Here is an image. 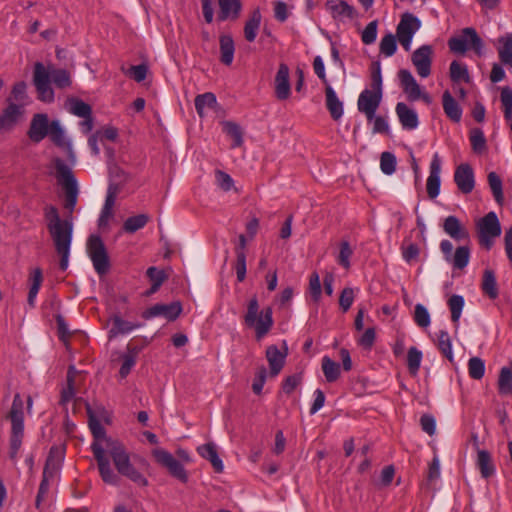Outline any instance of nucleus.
Here are the masks:
<instances>
[{
	"instance_id": "0eeeda50",
	"label": "nucleus",
	"mask_w": 512,
	"mask_h": 512,
	"mask_svg": "<svg viewBox=\"0 0 512 512\" xmlns=\"http://www.w3.org/2000/svg\"><path fill=\"white\" fill-rule=\"evenodd\" d=\"M421 28V21L414 14L405 12L396 27V36L405 51H410L412 39Z\"/></svg>"
},
{
	"instance_id": "5701e85b",
	"label": "nucleus",
	"mask_w": 512,
	"mask_h": 512,
	"mask_svg": "<svg viewBox=\"0 0 512 512\" xmlns=\"http://www.w3.org/2000/svg\"><path fill=\"white\" fill-rule=\"evenodd\" d=\"M275 93L279 100H285L290 96L289 67L281 63L275 77Z\"/></svg>"
},
{
	"instance_id": "de8ad7c7",
	"label": "nucleus",
	"mask_w": 512,
	"mask_h": 512,
	"mask_svg": "<svg viewBox=\"0 0 512 512\" xmlns=\"http://www.w3.org/2000/svg\"><path fill=\"white\" fill-rule=\"evenodd\" d=\"M223 130L233 138V147H239L243 143L241 128L234 122L226 121L223 123Z\"/></svg>"
},
{
	"instance_id": "8fccbe9b",
	"label": "nucleus",
	"mask_w": 512,
	"mask_h": 512,
	"mask_svg": "<svg viewBox=\"0 0 512 512\" xmlns=\"http://www.w3.org/2000/svg\"><path fill=\"white\" fill-rule=\"evenodd\" d=\"M448 306L451 311L452 321L458 322L464 307V298L460 295H453L448 300Z\"/></svg>"
},
{
	"instance_id": "393cba45",
	"label": "nucleus",
	"mask_w": 512,
	"mask_h": 512,
	"mask_svg": "<svg viewBox=\"0 0 512 512\" xmlns=\"http://www.w3.org/2000/svg\"><path fill=\"white\" fill-rule=\"evenodd\" d=\"M396 113L403 128L408 130L417 128L419 124L417 113L405 103L399 102L396 105Z\"/></svg>"
},
{
	"instance_id": "bb28decb",
	"label": "nucleus",
	"mask_w": 512,
	"mask_h": 512,
	"mask_svg": "<svg viewBox=\"0 0 512 512\" xmlns=\"http://www.w3.org/2000/svg\"><path fill=\"white\" fill-rule=\"evenodd\" d=\"M326 107L334 120H338L343 115V103L339 100L336 92L327 84L325 87Z\"/></svg>"
},
{
	"instance_id": "dca6fc26",
	"label": "nucleus",
	"mask_w": 512,
	"mask_h": 512,
	"mask_svg": "<svg viewBox=\"0 0 512 512\" xmlns=\"http://www.w3.org/2000/svg\"><path fill=\"white\" fill-rule=\"evenodd\" d=\"M441 160L437 153L434 154L430 164V172L426 182V190L429 198L434 199L440 193Z\"/></svg>"
},
{
	"instance_id": "2eb2a0df",
	"label": "nucleus",
	"mask_w": 512,
	"mask_h": 512,
	"mask_svg": "<svg viewBox=\"0 0 512 512\" xmlns=\"http://www.w3.org/2000/svg\"><path fill=\"white\" fill-rule=\"evenodd\" d=\"M454 181L462 193L468 194L472 192L475 180L471 166L467 163L460 164L455 170Z\"/></svg>"
},
{
	"instance_id": "1a4fd4ad",
	"label": "nucleus",
	"mask_w": 512,
	"mask_h": 512,
	"mask_svg": "<svg viewBox=\"0 0 512 512\" xmlns=\"http://www.w3.org/2000/svg\"><path fill=\"white\" fill-rule=\"evenodd\" d=\"M91 450L97 461L102 480L107 484L118 485L120 482V477L112 470L109 459L105 456L104 447L102 444L93 442L91 445Z\"/></svg>"
},
{
	"instance_id": "e2e57ef3",
	"label": "nucleus",
	"mask_w": 512,
	"mask_h": 512,
	"mask_svg": "<svg viewBox=\"0 0 512 512\" xmlns=\"http://www.w3.org/2000/svg\"><path fill=\"white\" fill-rule=\"evenodd\" d=\"M354 301V289L346 287L342 290L339 298V306L343 312H347Z\"/></svg>"
},
{
	"instance_id": "a211bd4d",
	"label": "nucleus",
	"mask_w": 512,
	"mask_h": 512,
	"mask_svg": "<svg viewBox=\"0 0 512 512\" xmlns=\"http://www.w3.org/2000/svg\"><path fill=\"white\" fill-rule=\"evenodd\" d=\"M398 78L408 100L416 101L420 99L421 88L409 70L401 69L398 72Z\"/></svg>"
},
{
	"instance_id": "e433bc0d",
	"label": "nucleus",
	"mask_w": 512,
	"mask_h": 512,
	"mask_svg": "<svg viewBox=\"0 0 512 512\" xmlns=\"http://www.w3.org/2000/svg\"><path fill=\"white\" fill-rule=\"evenodd\" d=\"M322 371L327 382H335L340 377V364L325 356L322 359Z\"/></svg>"
},
{
	"instance_id": "c03bdc74",
	"label": "nucleus",
	"mask_w": 512,
	"mask_h": 512,
	"mask_svg": "<svg viewBox=\"0 0 512 512\" xmlns=\"http://www.w3.org/2000/svg\"><path fill=\"white\" fill-rule=\"evenodd\" d=\"M397 40V36L392 33L385 35L380 41V52L386 57L394 55L397 50Z\"/></svg>"
},
{
	"instance_id": "39448f33",
	"label": "nucleus",
	"mask_w": 512,
	"mask_h": 512,
	"mask_svg": "<svg viewBox=\"0 0 512 512\" xmlns=\"http://www.w3.org/2000/svg\"><path fill=\"white\" fill-rule=\"evenodd\" d=\"M479 243L490 250L495 238L501 235V225L495 212H489L477 224Z\"/></svg>"
},
{
	"instance_id": "f8f14e48",
	"label": "nucleus",
	"mask_w": 512,
	"mask_h": 512,
	"mask_svg": "<svg viewBox=\"0 0 512 512\" xmlns=\"http://www.w3.org/2000/svg\"><path fill=\"white\" fill-rule=\"evenodd\" d=\"M51 141L58 147L64 149L67 153L68 161L73 165L76 162V155L72 143L65 136V131L58 120L50 122L48 135Z\"/></svg>"
},
{
	"instance_id": "c85d7f7f",
	"label": "nucleus",
	"mask_w": 512,
	"mask_h": 512,
	"mask_svg": "<svg viewBox=\"0 0 512 512\" xmlns=\"http://www.w3.org/2000/svg\"><path fill=\"white\" fill-rule=\"evenodd\" d=\"M498 43L497 52L501 63L512 68V33L500 37Z\"/></svg>"
},
{
	"instance_id": "79ce46f5",
	"label": "nucleus",
	"mask_w": 512,
	"mask_h": 512,
	"mask_svg": "<svg viewBox=\"0 0 512 512\" xmlns=\"http://www.w3.org/2000/svg\"><path fill=\"white\" fill-rule=\"evenodd\" d=\"M68 104L69 112L78 117L87 118L92 114L91 106L82 100L72 98L68 101Z\"/></svg>"
},
{
	"instance_id": "0e129e2a",
	"label": "nucleus",
	"mask_w": 512,
	"mask_h": 512,
	"mask_svg": "<svg viewBox=\"0 0 512 512\" xmlns=\"http://www.w3.org/2000/svg\"><path fill=\"white\" fill-rule=\"evenodd\" d=\"M27 85L24 81H20V82H17L14 84L13 88H12V91H11V95H12V98L21 103L20 105L22 106L26 99H27Z\"/></svg>"
},
{
	"instance_id": "680f3d73",
	"label": "nucleus",
	"mask_w": 512,
	"mask_h": 512,
	"mask_svg": "<svg viewBox=\"0 0 512 512\" xmlns=\"http://www.w3.org/2000/svg\"><path fill=\"white\" fill-rule=\"evenodd\" d=\"M146 275L155 286H161L168 279V275L164 270L154 266L147 269Z\"/></svg>"
},
{
	"instance_id": "f704fd0d",
	"label": "nucleus",
	"mask_w": 512,
	"mask_h": 512,
	"mask_svg": "<svg viewBox=\"0 0 512 512\" xmlns=\"http://www.w3.org/2000/svg\"><path fill=\"white\" fill-rule=\"evenodd\" d=\"M30 289L28 293V304L31 307L35 305V299L43 282V274L40 268H35L30 274Z\"/></svg>"
},
{
	"instance_id": "37998d69",
	"label": "nucleus",
	"mask_w": 512,
	"mask_h": 512,
	"mask_svg": "<svg viewBox=\"0 0 512 512\" xmlns=\"http://www.w3.org/2000/svg\"><path fill=\"white\" fill-rule=\"evenodd\" d=\"M138 327L137 324L123 320L122 318L115 316L112 321V327L110 329L111 335L126 334Z\"/></svg>"
},
{
	"instance_id": "052dcab7",
	"label": "nucleus",
	"mask_w": 512,
	"mask_h": 512,
	"mask_svg": "<svg viewBox=\"0 0 512 512\" xmlns=\"http://www.w3.org/2000/svg\"><path fill=\"white\" fill-rule=\"evenodd\" d=\"M449 48L454 53L463 54L468 49V36L454 37L448 41Z\"/></svg>"
},
{
	"instance_id": "774afa93",
	"label": "nucleus",
	"mask_w": 512,
	"mask_h": 512,
	"mask_svg": "<svg viewBox=\"0 0 512 512\" xmlns=\"http://www.w3.org/2000/svg\"><path fill=\"white\" fill-rule=\"evenodd\" d=\"M301 382L302 373L293 374L284 380L282 389L284 393L291 394Z\"/></svg>"
},
{
	"instance_id": "b1692460",
	"label": "nucleus",
	"mask_w": 512,
	"mask_h": 512,
	"mask_svg": "<svg viewBox=\"0 0 512 512\" xmlns=\"http://www.w3.org/2000/svg\"><path fill=\"white\" fill-rule=\"evenodd\" d=\"M220 21L237 20L241 14L242 4L240 0H218Z\"/></svg>"
},
{
	"instance_id": "4c0bfd02",
	"label": "nucleus",
	"mask_w": 512,
	"mask_h": 512,
	"mask_svg": "<svg viewBox=\"0 0 512 512\" xmlns=\"http://www.w3.org/2000/svg\"><path fill=\"white\" fill-rule=\"evenodd\" d=\"M482 290L491 299H495L498 296L496 277L490 269H486L483 273Z\"/></svg>"
},
{
	"instance_id": "4468645a",
	"label": "nucleus",
	"mask_w": 512,
	"mask_h": 512,
	"mask_svg": "<svg viewBox=\"0 0 512 512\" xmlns=\"http://www.w3.org/2000/svg\"><path fill=\"white\" fill-rule=\"evenodd\" d=\"M182 312V305L179 301L169 304H155L143 312L145 319L163 317L168 321L175 320Z\"/></svg>"
},
{
	"instance_id": "2f4dec72",
	"label": "nucleus",
	"mask_w": 512,
	"mask_h": 512,
	"mask_svg": "<svg viewBox=\"0 0 512 512\" xmlns=\"http://www.w3.org/2000/svg\"><path fill=\"white\" fill-rule=\"evenodd\" d=\"M477 465L483 478H489L495 473L491 455L487 450L478 449Z\"/></svg>"
},
{
	"instance_id": "ddd939ff",
	"label": "nucleus",
	"mask_w": 512,
	"mask_h": 512,
	"mask_svg": "<svg viewBox=\"0 0 512 512\" xmlns=\"http://www.w3.org/2000/svg\"><path fill=\"white\" fill-rule=\"evenodd\" d=\"M382 98L381 91L365 89L358 98V110L365 114L368 121H372L375 112L380 105Z\"/></svg>"
},
{
	"instance_id": "9d476101",
	"label": "nucleus",
	"mask_w": 512,
	"mask_h": 512,
	"mask_svg": "<svg viewBox=\"0 0 512 512\" xmlns=\"http://www.w3.org/2000/svg\"><path fill=\"white\" fill-rule=\"evenodd\" d=\"M84 404L87 410V416H88V426L89 429L94 437V442L100 443L101 441H104L106 443V447L109 449L112 447L115 442L106 436V430L101 425L100 421L97 418V415L95 414L94 410L91 408L90 404L85 402L82 398H77L74 401V406Z\"/></svg>"
},
{
	"instance_id": "6e6552de",
	"label": "nucleus",
	"mask_w": 512,
	"mask_h": 512,
	"mask_svg": "<svg viewBox=\"0 0 512 512\" xmlns=\"http://www.w3.org/2000/svg\"><path fill=\"white\" fill-rule=\"evenodd\" d=\"M152 454L157 463L166 468L172 477L178 479L182 483H186L188 481V474L184 466L170 452L158 448L153 450Z\"/></svg>"
},
{
	"instance_id": "20e7f679",
	"label": "nucleus",
	"mask_w": 512,
	"mask_h": 512,
	"mask_svg": "<svg viewBox=\"0 0 512 512\" xmlns=\"http://www.w3.org/2000/svg\"><path fill=\"white\" fill-rule=\"evenodd\" d=\"M245 323L255 330L257 339H261L273 325L272 309L268 307L259 313L258 300L253 297L248 304Z\"/></svg>"
},
{
	"instance_id": "6e6d98bb",
	"label": "nucleus",
	"mask_w": 512,
	"mask_h": 512,
	"mask_svg": "<svg viewBox=\"0 0 512 512\" xmlns=\"http://www.w3.org/2000/svg\"><path fill=\"white\" fill-rule=\"evenodd\" d=\"M470 141L474 152L482 153L486 149V139L482 130L473 129L470 133Z\"/></svg>"
},
{
	"instance_id": "a19ab883",
	"label": "nucleus",
	"mask_w": 512,
	"mask_h": 512,
	"mask_svg": "<svg viewBox=\"0 0 512 512\" xmlns=\"http://www.w3.org/2000/svg\"><path fill=\"white\" fill-rule=\"evenodd\" d=\"M450 78L453 82L456 83L460 81H464L466 83L470 82V76L467 67L457 61H453L450 64Z\"/></svg>"
},
{
	"instance_id": "c9c22d12",
	"label": "nucleus",
	"mask_w": 512,
	"mask_h": 512,
	"mask_svg": "<svg viewBox=\"0 0 512 512\" xmlns=\"http://www.w3.org/2000/svg\"><path fill=\"white\" fill-rule=\"evenodd\" d=\"M216 105V97L211 92L198 95L195 98V109L200 117L204 116L206 109H214Z\"/></svg>"
},
{
	"instance_id": "f03ea898",
	"label": "nucleus",
	"mask_w": 512,
	"mask_h": 512,
	"mask_svg": "<svg viewBox=\"0 0 512 512\" xmlns=\"http://www.w3.org/2000/svg\"><path fill=\"white\" fill-rule=\"evenodd\" d=\"M51 81L61 89L71 85L70 74L67 70L57 69L53 66L45 67L43 63L36 62L33 71V84L38 93V99L42 102L51 103L54 101Z\"/></svg>"
},
{
	"instance_id": "a18cd8bd",
	"label": "nucleus",
	"mask_w": 512,
	"mask_h": 512,
	"mask_svg": "<svg viewBox=\"0 0 512 512\" xmlns=\"http://www.w3.org/2000/svg\"><path fill=\"white\" fill-rule=\"evenodd\" d=\"M63 458V451L57 446H52L49 451V455L46 459L44 469L56 472L60 461Z\"/></svg>"
},
{
	"instance_id": "6ab92c4d",
	"label": "nucleus",
	"mask_w": 512,
	"mask_h": 512,
	"mask_svg": "<svg viewBox=\"0 0 512 512\" xmlns=\"http://www.w3.org/2000/svg\"><path fill=\"white\" fill-rule=\"evenodd\" d=\"M443 230L455 241H469V232L456 216L444 219Z\"/></svg>"
},
{
	"instance_id": "c756f323",
	"label": "nucleus",
	"mask_w": 512,
	"mask_h": 512,
	"mask_svg": "<svg viewBox=\"0 0 512 512\" xmlns=\"http://www.w3.org/2000/svg\"><path fill=\"white\" fill-rule=\"evenodd\" d=\"M220 44V61L224 65H231L234 59L235 45L230 35H221Z\"/></svg>"
},
{
	"instance_id": "a878e982",
	"label": "nucleus",
	"mask_w": 512,
	"mask_h": 512,
	"mask_svg": "<svg viewBox=\"0 0 512 512\" xmlns=\"http://www.w3.org/2000/svg\"><path fill=\"white\" fill-rule=\"evenodd\" d=\"M198 453L201 457L208 460L213 466L215 472H223L224 465L222 460L219 458L216 445L214 443H207L197 448Z\"/></svg>"
},
{
	"instance_id": "4d7b16f0",
	"label": "nucleus",
	"mask_w": 512,
	"mask_h": 512,
	"mask_svg": "<svg viewBox=\"0 0 512 512\" xmlns=\"http://www.w3.org/2000/svg\"><path fill=\"white\" fill-rule=\"evenodd\" d=\"M414 321L421 328H426L430 325V314L422 304H416L415 306Z\"/></svg>"
},
{
	"instance_id": "aec40b11",
	"label": "nucleus",
	"mask_w": 512,
	"mask_h": 512,
	"mask_svg": "<svg viewBox=\"0 0 512 512\" xmlns=\"http://www.w3.org/2000/svg\"><path fill=\"white\" fill-rule=\"evenodd\" d=\"M23 114L21 105L9 103L0 115V134L11 130Z\"/></svg>"
},
{
	"instance_id": "423d86ee",
	"label": "nucleus",
	"mask_w": 512,
	"mask_h": 512,
	"mask_svg": "<svg viewBox=\"0 0 512 512\" xmlns=\"http://www.w3.org/2000/svg\"><path fill=\"white\" fill-rule=\"evenodd\" d=\"M87 253L99 275L108 272L110 263L104 242L98 235H91L87 240Z\"/></svg>"
},
{
	"instance_id": "ea45409f",
	"label": "nucleus",
	"mask_w": 512,
	"mask_h": 512,
	"mask_svg": "<svg viewBox=\"0 0 512 512\" xmlns=\"http://www.w3.org/2000/svg\"><path fill=\"white\" fill-rule=\"evenodd\" d=\"M498 391L501 395L512 394V374L511 371L506 367H502L500 370L498 378Z\"/></svg>"
},
{
	"instance_id": "f257e3e1",
	"label": "nucleus",
	"mask_w": 512,
	"mask_h": 512,
	"mask_svg": "<svg viewBox=\"0 0 512 512\" xmlns=\"http://www.w3.org/2000/svg\"><path fill=\"white\" fill-rule=\"evenodd\" d=\"M53 162L56 179L64 190V208L68 211V215L62 219L55 206L46 205L44 219L55 252L60 258L59 267L65 271L69 265L74 230L72 213L77 204L79 189L71 168L60 158H55Z\"/></svg>"
},
{
	"instance_id": "864d4df0",
	"label": "nucleus",
	"mask_w": 512,
	"mask_h": 512,
	"mask_svg": "<svg viewBox=\"0 0 512 512\" xmlns=\"http://www.w3.org/2000/svg\"><path fill=\"white\" fill-rule=\"evenodd\" d=\"M464 36H468V47L473 49L478 55L482 54L483 42L474 28L463 29Z\"/></svg>"
},
{
	"instance_id": "13d9d810",
	"label": "nucleus",
	"mask_w": 512,
	"mask_h": 512,
	"mask_svg": "<svg viewBox=\"0 0 512 512\" xmlns=\"http://www.w3.org/2000/svg\"><path fill=\"white\" fill-rule=\"evenodd\" d=\"M267 378V370L265 366H260L257 368V372L255 374V378L252 383V390L255 394L259 395L262 392L263 386L265 384Z\"/></svg>"
},
{
	"instance_id": "bf43d9fd",
	"label": "nucleus",
	"mask_w": 512,
	"mask_h": 512,
	"mask_svg": "<svg viewBox=\"0 0 512 512\" xmlns=\"http://www.w3.org/2000/svg\"><path fill=\"white\" fill-rule=\"evenodd\" d=\"M377 26L378 24L376 20L367 24L361 35V39L364 44L370 45L375 42L377 38Z\"/></svg>"
},
{
	"instance_id": "5fc2aeb1",
	"label": "nucleus",
	"mask_w": 512,
	"mask_h": 512,
	"mask_svg": "<svg viewBox=\"0 0 512 512\" xmlns=\"http://www.w3.org/2000/svg\"><path fill=\"white\" fill-rule=\"evenodd\" d=\"M381 171L386 175H391L396 170V157L391 152H383L380 157Z\"/></svg>"
},
{
	"instance_id": "f3484780",
	"label": "nucleus",
	"mask_w": 512,
	"mask_h": 512,
	"mask_svg": "<svg viewBox=\"0 0 512 512\" xmlns=\"http://www.w3.org/2000/svg\"><path fill=\"white\" fill-rule=\"evenodd\" d=\"M49 129L48 116L41 113L35 114L30 123L28 136L33 142L39 143L48 135Z\"/></svg>"
},
{
	"instance_id": "7ed1b4c3",
	"label": "nucleus",
	"mask_w": 512,
	"mask_h": 512,
	"mask_svg": "<svg viewBox=\"0 0 512 512\" xmlns=\"http://www.w3.org/2000/svg\"><path fill=\"white\" fill-rule=\"evenodd\" d=\"M11 422L9 435V458L15 464L24 439V402L19 393L13 398L12 406L4 417Z\"/></svg>"
},
{
	"instance_id": "4be33fe9",
	"label": "nucleus",
	"mask_w": 512,
	"mask_h": 512,
	"mask_svg": "<svg viewBox=\"0 0 512 512\" xmlns=\"http://www.w3.org/2000/svg\"><path fill=\"white\" fill-rule=\"evenodd\" d=\"M325 7L332 18L338 21L352 19L355 16V9L343 0H328Z\"/></svg>"
},
{
	"instance_id": "338daca9",
	"label": "nucleus",
	"mask_w": 512,
	"mask_h": 512,
	"mask_svg": "<svg viewBox=\"0 0 512 512\" xmlns=\"http://www.w3.org/2000/svg\"><path fill=\"white\" fill-rule=\"evenodd\" d=\"M353 251L347 241L341 242L340 252L338 255V263L344 268H349L350 262L349 259L352 255Z\"/></svg>"
},
{
	"instance_id": "69168bd1",
	"label": "nucleus",
	"mask_w": 512,
	"mask_h": 512,
	"mask_svg": "<svg viewBox=\"0 0 512 512\" xmlns=\"http://www.w3.org/2000/svg\"><path fill=\"white\" fill-rule=\"evenodd\" d=\"M215 178L217 185L223 191H229L234 185V181L231 176L222 170H216Z\"/></svg>"
},
{
	"instance_id": "58836bf2",
	"label": "nucleus",
	"mask_w": 512,
	"mask_h": 512,
	"mask_svg": "<svg viewBox=\"0 0 512 512\" xmlns=\"http://www.w3.org/2000/svg\"><path fill=\"white\" fill-rule=\"evenodd\" d=\"M149 221L147 214H139L126 219L123 224V230L127 233H134L143 228Z\"/></svg>"
},
{
	"instance_id": "cd10ccee",
	"label": "nucleus",
	"mask_w": 512,
	"mask_h": 512,
	"mask_svg": "<svg viewBox=\"0 0 512 512\" xmlns=\"http://www.w3.org/2000/svg\"><path fill=\"white\" fill-rule=\"evenodd\" d=\"M443 110L447 117L454 122H459L462 117V109L451 93L446 90L442 95Z\"/></svg>"
},
{
	"instance_id": "49530a36",
	"label": "nucleus",
	"mask_w": 512,
	"mask_h": 512,
	"mask_svg": "<svg viewBox=\"0 0 512 512\" xmlns=\"http://www.w3.org/2000/svg\"><path fill=\"white\" fill-rule=\"evenodd\" d=\"M488 183L496 202L501 204L504 198L501 178L495 172H490L488 174Z\"/></svg>"
},
{
	"instance_id": "412c9836",
	"label": "nucleus",
	"mask_w": 512,
	"mask_h": 512,
	"mask_svg": "<svg viewBox=\"0 0 512 512\" xmlns=\"http://www.w3.org/2000/svg\"><path fill=\"white\" fill-rule=\"evenodd\" d=\"M58 334L60 340L64 343L67 350H77L78 347L74 345L76 341H85L86 335L82 332L69 333L67 325L62 316L58 315L56 318Z\"/></svg>"
},
{
	"instance_id": "09e8293b",
	"label": "nucleus",
	"mask_w": 512,
	"mask_h": 512,
	"mask_svg": "<svg viewBox=\"0 0 512 512\" xmlns=\"http://www.w3.org/2000/svg\"><path fill=\"white\" fill-rule=\"evenodd\" d=\"M118 473L129 478L139 486L145 487L148 485L147 479L140 472H138L132 464H129L127 467L121 469Z\"/></svg>"
},
{
	"instance_id": "3c124183",
	"label": "nucleus",
	"mask_w": 512,
	"mask_h": 512,
	"mask_svg": "<svg viewBox=\"0 0 512 512\" xmlns=\"http://www.w3.org/2000/svg\"><path fill=\"white\" fill-rule=\"evenodd\" d=\"M270 366L271 377L277 376L285 365L287 354H266Z\"/></svg>"
},
{
	"instance_id": "9b49d317",
	"label": "nucleus",
	"mask_w": 512,
	"mask_h": 512,
	"mask_svg": "<svg viewBox=\"0 0 512 512\" xmlns=\"http://www.w3.org/2000/svg\"><path fill=\"white\" fill-rule=\"evenodd\" d=\"M433 54L431 45H422L412 53L411 61L420 77L426 78L431 74Z\"/></svg>"
},
{
	"instance_id": "72a5a7b5",
	"label": "nucleus",
	"mask_w": 512,
	"mask_h": 512,
	"mask_svg": "<svg viewBox=\"0 0 512 512\" xmlns=\"http://www.w3.org/2000/svg\"><path fill=\"white\" fill-rule=\"evenodd\" d=\"M469 260L470 248L467 245H463L456 248L448 263H451L453 268L462 270L468 265Z\"/></svg>"
},
{
	"instance_id": "473e14b6",
	"label": "nucleus",
	"mask_w": 512,
	"mask_h": 512,
	"mask_svg": "<svg viewBox=\"0 0 512 512\" xmlns=\"http://www.w3.org/2000/svg\"><path fill=\"white\" fill-rule=\"evenodd\" d=\"M109 452L118 472L131 464L129 455L121 444L115 443L109 448Z\"/></svg>"
},
{
	"instance_id": "7c9ffc66",
	"label": "nucleus",
	"mask_w": 512,
	"mask_h": 512,
	"mask_svg": "<svg viewBox=\"0 0 512 512\" xmlns=\"http://www.w3.org/2000/svg\"><path fill=\"white\" fill-rule=\"evenodd\" d=\"M261 13L259 9L253 10L249 19L244 26V36L248 42H253L256 39L257 32L261 23Z\"/></svg>"
},
{
	"instance_id": "603ef678",
	"label": "nucleus",
	"mask_w": 512,
	"mask_h": 512,
	"mask_svg": "<svg viewBox=\"0 0 512 512\" xmlns=\"http://www.w3.org/2000/svg\"><path fill=\"white\" fill-rule=\"evenodd\" d=\"M468 370L471 378L481 379L485 373L484 361L479 357H472L468 362Z\"/></svg>"
}]
</instances>
